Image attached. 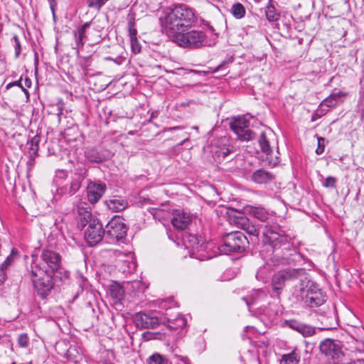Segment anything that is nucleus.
<instances>
[{
	"label": "nucleus",
	"instance_id": "8fccbe9b",
	"mask_svg": "<svg viewBox=\"0 0 364 364\" xmlns=\"http://www.w3.org/2000/svg\"><path fill=\"white\" fill-rule=\"evenodd\" d=\"M129 38L130 40L136 38V31L135 29L129 30Z\"/></svg>",
	"mask_w": 364,
	"mask_h": 364
},
{
	"label": "nucleus",
	"instance_id": "ea45409f",
	"mask_svg": "<svg viewBox=\"0 0 364 364\" xmlns=\"http://www.w3.org/2000/svg\"><path fill=\"white\" fill-rule=\"evenodd\" d=\"M103 0H88L87 6L91 8L100 9L103 6Z\"/></svg>",
	"mask_w": 364,
	"mask_h": 364
},
{
	"label": "nucleus",
	"instance_id": "7c9ffc66",
	"mask_svg": "<svg viewBox=\"0 0 364 364\" xmlns=\"http://www.w3.org/2000/svg\"><path fill=\"white\" fill-rule=\"evenodd\" d=\"M86 158L92 162H102L105 158L100 153H98L95 149H90L85 152Z\"/></svg>",
	"mask_w": 364,
	"mask_h": 364
},
{
	"label": "nucleus",
	"instance_id": "6e6552de",
	"mask_svg": "<svg viewBox=\"0 0 364 364\" xmlns=\"http://www.w3.org/2000/svg\"><path fill=\"white\" fill-rule=\"evenodd\" d=\"M321 353L333 363H338L342 356L341 343L338 340L326 338L319 346Z\"/></svg>",
	"mask_w": 364,
	"mask_h": 364
},
{
	"label": "nucleus",
	"instance_id": "cd10ccee",
	"mask_svg": "<svg viewBox=\"0 0 364 364\" xmlns=\"http://www.w3.org/2000/svg\"><path fill=\"white\" fill-rule=\"evenodd\" d=\"M230 14L236 19H241L246 14L245 6L240 2L234 3L230 10Z\"/></svg>",
	"mask_w": 364,
	"mask_h": 364
},
{
	"label": "nucleus",
	"instance_id": "c756f323",
	"mask_svg": "<svg viewBox=\"0 0 364 364\" xmlns=\"http://www.w3.org/2000/svg\"><path fill=\"white\" fill-rule=\"evenodd\" d=\"M342 95H343V94L341 92L333 93L322 102L321 105L328 107H333L337 104L338 98Z\"/></svg>",
	"mask_w": 364,
	"mask_h": 364
},
{
	"label": "nucleus",
	"instance_id": "412c9836",
	"mask_svg": "<svg viewBox=\"0 0 364 364\" xmlns=\"http://www.w3.org/2000/svg\"><path fill=\"white\" fill-rule=\"evenodd\" d=\"M108 208L114 212H119L124 210L128 206V202L122 197H113L107 200Z\"/></svg>",
	"mask_w": 364,
	"mask_h": 364
},
{
	"label": "nucleus",
	"instance_id": "a18cd8bd",
	"mask_svg": "<svg viewBox=\"0 0 364 364\" xmlns=\"http://www.w3.org/2000/svg\"><path fill=\"white\" fill-rule=\"evenodd\" d=\"M105 59L106 60H112L117 65H121L125 60V58L122 56H119L116 58H112V57H106Z\"/></svg>",
	"mask_w": 364,
	"mask_h": 364
},
{
	"label": "nucleus",
	"instance_id": "58836bf2",
	"mask_svg": "<svg viewBox=\"0 0 364 364\" xmlns=\"http://www.w3.org/2000/svg\"><path fill=\"white\" fill-rule=\"evenodd\" d=\"M128 257L129 259H131V261H129L128 259L124 261V263L127 265V269L124 268L122 267H121V269L124 272H132V271L135 270L136 267V262L133 261L132 257L129 256Z\"/></svg>",
	"mask_w": 364,
	"mask_h": 364
},
{
	"label": "nucleus",
	"instance_id": "680f3d73",
	"mask_svg": "<svg viewBox=\"0 0 364 364\" xmlns=\"http://www.w3.org/2000/svg\"><path fill=\"white\" fill-rule=\"evenodd\" d=\"M210 29L211 31H215V29L212 26H210Z\"/></svg>",
	"mask_w": 364,
	"mask_h": 364
},
{
	"label": "nucleus",
	"instance_id": "3c124183",
	"mask_svg": "<svg viewBox=\"0 0 364 364\" xmlns=\"http://www.w3.org/2000/svg\"><path fill=\"white\" fill-rule=\"evenodd\" d=\"M25 87L29 88L32 85V81L29 77H26L24 80Z\"/></svg>",
	"mask_w": 364,
	"mask_h": 364
},
{
	"label": "nucleus",
	"instance_id": "b1692460",
	"mask_svg": "<svg viewBox=\"0 0 364 364\" xmlns=\"http://www.w3.org/2000/svg\"><path fill=\"white\" fill-rule=\"evenodd\" d=\"M91 22H86L77 30L74 31V36L77 48H82L84 46V38H85L86 29L90 27Z\"/></svg>",
	"mask_w": 364,
	"mask_h": 364
},
{
	"label": "nucleus",
	"instance_id": "f8f14e48",
	"mask_svg": "<svg viewBox=\"0 0 364 364\" xmlns=\"http://www.w3.org/2000/svg\"><path fill=\"white\" fill-rule=\"evenodd\" d=\"M85 239L90 246H94L99 243L105 235V230L99 220L90 222L84 232Z\"/></svg>",
	"mask_w": 364,
	"mask_h": 364
},
{
	"label": "nucleus",
	"instance_id": "c85d7f7f",
	"mask_svg": "<svg viewBox=\"0 0 364 364\" xmlns=\"http://www.w3.org/2000/svg\"><path fill=\"white\" fill-rule=\"evenodd\" d=\"M95 220L92 218V214L90 211L85 210V213L82 214H78V222L77 226L78 228H84L87 225H89L91 221Z\"/></svg>",
	"mask_w": 364,
	"mask_h": 364
},
{
	"label": "nucleus",
	"instance_id": "f257e3e1",
	"mask_svg": "<svg viewBox=\"0 0 364 364\" xmlns=\"http://www.w3.org/2000/svg\"><path fill=\"white\" fill-rule=\"evenodd\" d=\"M264 247L272 251L270 257L274 265L297 264L304 259L294 248L291 239L277 224H267L262 229Z\"/></svg>",
	"mask_w": 364,
	"mask_h": 364
},
{
	"label": "nucleus",
	"instance_id": "c9c22d12",
	"mask_svg": "<svg viewBox=\"0 0 364 364\" xmlns=\"http://www.w3.org/2000/svg\"><path fill=\"white\" fill-rule=\"evenodd\" d=\"M15 50V58H18L21 52V43L18 36L14 35L11 39Z\"/></svg>",
	"mask_w": 364,
	"mask_h": 364
},
{
	"label": "nucleus",
	"instance_id": "bf43d9fd",
	"mask_svg": "<svg viewBox=\"0 0 364 364\" xmlns=\"http://www.w3.org/2000/svg\"><path fill=\"white\" fill-rule=\"evenodd\" d=\"M68 275H69L68 272H64V276H65V278H68Z\"/></svg>",
	"mask_w": 364,
	"mask_h": 364
},
{
	"label": "nucleus",
	"instance_id": "a211bd4d",
	"mask_svg": "<svg viewBox=\"0 0 364 364\" xmlns=\"http://www.w3.org/2000/svg\"><path fill=\"white\" fill-rule=\"evenodd\" d=\"M182 242L186 249L189 250L190 255L193 257L197 252L204 250L203 242H200L197 235L184 233Z\"/></svg>",
	"mask_w": 364,
	"mask_h": 364
},
{
	"label": "nucleus",
	"instance_id": "4be33fe9",
	"mask_svg": "<svg viewBox=\"0 0 364 364\" xmlns=\"http://www.w3.org/2000/svg\"><path fill=\"white\" fill-rule=\"evenodd\" d=\"M166 318L167 320V326L169 329H178L186 325V319L181 314H178L175 318H172L166 313Z\"/></svg>",
	"mask_w": 364,
	"mask_h": 364
},
{
	"label": "nucleus",
	"instance_id": "4468645a",
	"mask_svg": "<svg viewBox=\"0 0 364 364\" xmlns=\"http://www.w3.org/2000/svg\"><path fill=\"white\" fill-rule=\"evenodd\" d=\"M258 143L260 146L261 151L266 156V159L271 165H276L279 163V157L276 153L274 152L273 147L270 144L269 138L266 133L262 132L258 139Z\"/></svg>",
	"mask_w": 364,
	"mask_h": 364
},
{
	"label": "nucleus",
	"instance_id": "9d476101",
	"mask_svg": "<svg viewBox=\"0 0 364 364\" xmlns=\"http://www.w3.org/2000/svg\"><path fill=\"white\" fill-rule=\"evenodd\" d=\"M41 261L46 264L44 266L51 274L62 273L61 256L60 255L50 249H44L41 255Z\"/></svg>",
	"mask_w": 364,
	"mask_h": 364
},
{
	"label": "nucleus",
	"instance_id": "aec40b11",
	"mask_svg": "<svg viewBox=\"0 0 364 364\" xmlns=\"http://www.w3.org/2000/svg\"><path fill=\"white\" fill-rule=\"evenodd\" d=\"M287 323L291 329L299 332L304 337L311 336L315 333L314 328L296 320H289Z\"/></svg>",
	"mask_w": 364,
	"mask_h": 364
},
{
	"label": "nucleus",
	"instance_id": "7ed1b4c3",
	"mask_svg": "<svg viewBox=\"0 0 364 364\" xmlns=\"http://www.w3.org/2000/svg\"><path fill=\"white\" fill-rule=\"evenodd\" d=\"M31 276L38 294L42 297L46 296L53 287V274L41 262L33 260L31 265Z\"/></svg>",
	"mask_w": 364,
	"mask_h": 364
},
{
	"label": "nucleus",
	"instance_id": "4c0bfd02",
	"mask_svg": "<svg viewBox=\"0 0 364 364\" xmlns=\"http://www.w3.org/2000/svg\"><path fill=\"white\" fill-rule=\"evenodd\" d=\"M76 209L78 214H82L85 210L90 211V206L87 202L80 200L76 204Z\"/></svg>",
	"mask_w": 364,
	"mask_h": 364
},
{
	"label": "nucleus",
	"instance_id": "69168bd1",
	"mask_svg": "<svg viewBox=\"0 0 364 364\" xmlns=\"http://www.w3.org/2000/svg\"><path fill=\"white\" fill-rule=\"evenodd\" d=\"M12 364H16L15 363H13Z\"/></svg>",
	"mask_w": 364,
	"mask_h": 364
},
{
	"label": "nucleus",
	"instance_id": "5701e85b",
	"mask_svg": "<svg viewBox=\"0 0 364 364\" xmlns=\"http://www.w3.org/2000/svg\"><path fill=\"white\" fill-rule=\"evenodd\" d=\"M273 175L264 169H259L255 171L252 176V179L257 183H266L272 181Z\"/></svg>",
	"mask_w": 364,
	"mask_h": 364
},
{
	"label": "nucleus",
	"instance_id": "473e14b6",
	"mask_svg": "<svg viewBox=\"0 0 364 364\" xmlns=\"http://www.w3.org/2000/svg\"><path fill=\"white\" fill-rule=\"evenodd\" d=\"M40 141L41 138L38 135H36L31 138V139L28 141V144H30V150L28 153L38 155Z\"/></svg>",
	"mask_w": 364,
	"mask_h": 364
},
{
	"label": "nucleus",
	"instance_id": "4d7b16f0",
	"mask_svg": "<svg viewBox=\"0 0 364 364\" xmlns=\"http://www.w3.org/2000/svg\"><path fill=\"white\" fill-rule=\"evenodd\" d=\"M181 127H169L168 129V130H176V129H180Z\"/></svg>",
	"mask_w": 364,
	"mask_h": 364
},
{
	"label": "nucleus",
	"instance_id": "dca6fc26",
	"mask_svg": "<svg viewBox=\"0 0 364 364\" xmlns=\"http://www.w3.org/2000/svg\"><path fill=\"white\" fill-rule=\"evenodd\" d=\"M212 151L218 161L225 159L230 154L234 152V147L230 144L226 137L221 138L213 145Z\"/></svg>",
	"mask_w": 364,
	"mask_h": 364
},
{
	"label": "nucleus",
	"instance_id": "0e129e2a",
	"mask_svg": "<svg viewBox=\"0 0 364 364\" xmlns=\"http://www.w3.org/2000/svg\"><path fill=\"white\" fill-rule=\"evenodd\" d=\"M108 0H103V4H105L106 1H107Z\"/></svg>",
	"mask_w": 364,
	"mask_h": 364
},
{
	"label": "nucleus",
	"instance_id": "e2e57ef3",
	"mask_svg": "<svg viewBox=\"0 0 364 364\" xmlns=\"http://www.w3.org/2000/svg\"><path fill=\"white\" fill-rule=\"evenodd\" d=\"M186 140H188V138H186V139L183 141V142L181 143V144H183V143H184V141H186Z\"/></svg>",
	"mask_w": 364,
	"mask_h": 364
},
{
	"label": "nucleus",
	"instance_id": "09e8293b",
	"mask_svg": "<svg viewBox=\"0 0 364 364\" xmlns=\"http://www.w3.org/2000/svg\"><path fill=\"white\" fill-rule=\"evenodd\" d=\"M37 155H36V154H33L28 153L29 159H28V164L29 166H31V165H33L34 164L35 157Z\"/></svg>",
	"mask_w": 364,
	"mask_h": 364
},
{
	"label": "nucleus",
	"instance_id": "9b49d317",
	"mask_svg": "<svg viewBox=\"0 0 364 364\" xmlns=\"http://www.w3.org/2000/svg\"><path fill=\"white\" fill-rule=\"evenodd\" d=\"M230 127L241 141H249L254 138V133L249 129V122L243 117L235 118L230 122Z\"/></svg>",
	"mask_w": 364,
	"mask_h": 364
},
{
	"label": "nucleus",
	"instance_id": "f3484780",
	"mask_svg": "<svg viewBox=\"0 0 364 364\" xmlns=\"http://www.w3.org/2000/svg\"><path fill=\"white\" fill-rule=\"evenodd\" d=\"M193 220V215L183 210H175L173 212L171 223L178 230L186 229Z\"/></svg>",
	"mask_w": 364,
	"mask_h": 364
},
{
	"label": "nucleus",
	"instance_id": "79ce46f5",
	"mask_svg": "<svg viewBox=\"0 0 364 364\" xmlns=\"http://www.w3.org/2000/svg\"><path fill=\"white\" fill-rule=\"evenodd\" d=\"M336 180L334 177L328 176L323 183V186L326 188H333L336 186Z\"/></svg>",
	"mask_w": 364,
	"mask_h": 364
},
{
	"label": "nucleus",
	"instance_id": "de8ad7c7",
	"mask_svg": "<svg viewBox=\"0 0 364 364\" xmlns=\"http://www.w3.org/2000/svg\"><path fill=\"white\" fill-rule=\"evenodd\" d=\"M50 4V9L52 11L53 15L55 17V10L57 6V3L55 0H48Z\"/></svg>",
	"mask_w": 364,
	"mask_h": 364
},
{
	"label": "nucleus",
	"instance_id": "37998d69",
	"mask_svg": "<svg viewBox=\"0 0 364 364\" xmlns=\"http://www.w3.org/2000/svg\"><path fill=\"white\" fill-rule=\"evenodd\" d=\"M324 141L325 139L323 138H318V147L316 150V152L317 154H321L324 151Z\"/></svg>",
	"mask_w": 364,
	"mask_h": 364
},
{
	"label": "nucleus",
	"instance_id": "72a5a7b5",
	"mask_svg": "<svg viewBox=\"0 0 364 364\" xmlns=\"http://www.w3.org/2000/svg\"><path fill=\"white\" fill-rule=\"evenodd\" d=\"M242 225L250 235L257 236L259 235V230L255 226L250 225L247 219H242Z\"/></svg>",
	"mask_w": 364,
	"mask_h": 364
},
{
	"label": "nucleus",
	"instance_id": "ddd939ff",
	"mask_svg": "<svg viewBox=\"0 0 364 364\" xmlns=\"http://www.w3.org/2000/svg\"><path fill=\"white\" fill-rule=\"evenodd\" d=\"M85 172L86 170L84 169L80 172L74 173L68 183L58 188V193L60 195L68 194L69 196H73L81 187L82 181L85 178Z\"/></svg>",
	"mask_w": 364,
	"mask_h": 364
},
{
	"label": "nucleus",
	"instance_id": "6e6d98bb",
	"mask_svg": "<svg viewBox=\"0 0 364 364\" xmlns=\"http://www.w3.org/2000/svg\"><path fill=\"white\" fill-rule=\"evenodd\" d=\"M158 115V112H153L151 114V118L153 119Z\"/></svg>",
	"mask_w": 364,
	"mask_h": 364
},
{
	"label": "nucleus",
	"instance_id": "5fc2aeb1",
	"mask_svg": "<svg viewBox=\"0 0 364 364\" xmlns=\"http://www.w3.org/2000/svg\"><path fill=\"white\" fill-rule=\"evenodd\" d=\"M20 88L25 93L26 97L28 98V97H29V92L23 85H21V87H20Z\"/></svg>",
	"mask_w": 364,
	"mask_h": 364
},
{
	"label": "nucleus",
	"instance_id": "20e7f679",
	"mask_svg": "<svg viewBox=\"0 0 364 364\" xmlns=\"http://www.w3.org/2000/svg\"><path fill=\"white\" fill-rule=\"evenodd\" d=\"M174 41L181 47L187 48H200L211 46L212 43L207 39L205 33L202 30L181 31L174 36Z\"/></svg>",
	"mask_w": 364,
	"mask_h": 364
},
{
	"label": "nucleus",
	"instance_id": "6ab92c4d",
	"mask_svg": "<svg viewBox=\"0 0 364 364\" xmlns=\"http://www.w3.org/2000/svg\"><path fill=\"white\" fill-rule=\"evenodd\" d=\"M106 190V186L103 183L90 182L87 187V199L92 204L99 201Z\"/></svg>",
	"mask_w": 364,
	"mask_h": 364
},
{
	"label": "nucleus",
	"instance_id": "e433bc0d",
	"mask_svg": "<svg viewBox=\"0 0 364 364\" xmlns=\"http://www.w3.org/2000/svg\"><path fill=\"white\" fill-rule=\"evenodd\" d=\"M17 343L19 347L26 348L29 344V338L27 333H23L18 335Z\"/></svg>",
	"mask_w": 364,
	"mask_h": 364
},
{
	"label": "nucleus",
	"instance_id": "f03ea898",
	"mask_svg": "<svg viewBox=\"0 0 364 364\" xmlns=\"http://www.w3.org/2000/svg\"><path fill=\"white\" fill-rule=\"evenodd\" d=\"M196 21L195 14L191 8L186 4H177L164 10V15L160 17L163 29L168 34L173 36L184 31Z\"/></svg>",
	"mask_w": 364,
	"mask_h": 364
},
{
	"label": "nucleus",
	"instance_id": "052dcab7",
	"mask_svg": "<svg viewBox=\"0 0 364 364\" xmlns=\"http://www.w3.org/2000/svg\"><path fill=\"white\" fill-rule=\"evenodd\" d=\"M168 238L173 242L175 241L174 239L170 235H168Z\"/></svg>",
	"mask_w": 364,
	"mask_h": 364
},
{
	"label": "nucleus",
	"instance_id": "13d9d810",
	"mask_svg": "<svg viewBox=\"0 0 364 364\" xmlns=\"http://www.w3.org/2000/svg\"><path fill=\"white\" fill-rule=\"evenodd\" d=\"M121 291H122V289L120 288H119L117 290V293L116 294L115 296H117L118 294L119 295L121 294Z\"/></svg>",
	"mask_w": 364,
	"mask_h": 364
},
{
	"label": "nucleus",
	"instance_id": "1a4fd4ad",
	"mask_svg": "<svg viewBox=\"0 0 364 364\" xmlns=\"http://www.w3.org/2000/svg\"><path fill=\"white\" fill-rule=\"evenodd\" d=\"M127 226L119 217H114L106 225L105 234L111 242L119 241L127 235Z\"/></svg>",
	"mask_w": 364,
	"mask_h": 364
},
{
	"label": "nucleus",
	"instance_id": "49530a36",
	"mask_svg": "<svg viewBox=\"0 0 364 364\" xmlns=\"http://www.w3.org/2000/svg\"><path fill=\"white\" fill-rule=\"evenodd\" d=\"M21 78H20V80H16V81H14V82H11L9 83V84L6 85V90H9V89H10L11 87H14V86H18V87H21V85H22V84H21Z\"/></svg>",
	"mask_w": 364,
	"mask_h": 364
},
{
	"label": "nucleus",
	"instance_id": "c03bdc74",
	"mask_svg": "<svg viewBox=\"0 0 364 364\" xmlns=\"http://www.w3.org/2000/svg\"><path fill=\"white\" fill-rule=\"evenodd\" d=\"M6 265V261L4 262V264L0 265V285L3 284L6 279V273L4 271V268Z\"/></svg>",
	"mask_w": 364,
	"mask_h": 364
},
{
	"label": "nucleus",
	"instance_id": "603ef678",
	"mask_svg": "<svg viewBox=\"0 0 364 364\" xmlns=\"http://www.w3.org/2000/svg\"><path fill=\"white\" fill-rule=\"evenodd\" d=\"M178 364H191V363L187 358H183Z\"/></svg>",
	"mask_w": 364,
	"mask_h": 364
},
{
	"label": "nucleus",
	"instance_id": "2eb2a0df",
	"mask_svg": "<svg viewBox=\"0 0 364 364\" xmlns=\"http://www.w3.org/2000/svg\"><path fill=\"white\" fill-rule=\"evenodd\" d=\"M134 323L139 328H154L160 321L153 313L139 312L134 317Z\"/></svg>",
	"mask_w": 364,
	"mask_h": 364
},
{
	"label": "nucleus",
	"instance_id": "f704fd0d",
	"mask_svg": "<svg viewBox=\"0 0 364 364\" xmlns=\"http://www.w3.org/2000/svg\"><path fill=\"white\" fill-rule=\"evenodd\" d=\"M149 364H168V360L159 353H155L149 357Z\"/></svg>",
	"mask_w": 364,
	"mask_h": 364
},
{
	"label": "nucleus",
	"instance_id": "393cba45",
	"mask_svg": "<svg viewBox=\"0 0 364 364\" xmlns=\"http://www.w3.org/2000/svg\"><path fill=\"white\" fill-rule=\"evenodd\" d=\"M249 212L253 217L263 222L267 221L269 216V213L262 207L250 206Z\"/></svg>",
	"mask_w": 364,
	"mask_h": 364
},
{
	"label": "nucleus",
	"instance_id": "2f4dec72",
	"mask_svg": "<svg viewBox=\"0 0 364 364\" xmlns=\"http://www.w3.org/2000/svg\"><path fill=\"white\" fill-rule=\"evenodd\" d=\"M265 14L267 18L269 21H276L278 20L279 15L277 13L275 7L269 4L265 9Z\"/></svg>",
	"mask_w": 364,
	"mask_h": 364
},
{
	"label": "nucleus",
	"instance_id": "864d4df0",
	"mask_svg": "<svg viewBox=\"0 0 364 364\" xmlns=\"http://www.w3.org/2000/svg\"><path fill=\"white\" fill-rule=\"evenodd\" d=\"M350 364H364V360L358 359V360L351 362Z\"/></svg>",
	"mask_w": 364,
	"mask_h": 364
},
{
	"label": "nucleus",
	"instance_id": "423d86ee",
	"mask_svg": "<svg viewBox=\"0 0 364 364\" xmlns=\"http://www.w3.org/2000/svg\"><path fill=\"white\" fill-rule=\"evenodd\" d=\"M249 242L241 232H232L223 237V245L219 248L225 254L230 252H242L245 250Z\"/></svg>",
	"mask_w": 364,
	"mask_h": 364
},
{
	"label": "nucleus",
	"instance_id": "a19ab883",
	"mask_svg": "<svg viewBox=\"0 0 364 364\" xmlns=\"http://www.w3.org/2000/svg\"><path fill=\"white\" fill-rule=\"evenodd\" d=\"M130 43L132 51L134 53H139L141 50V46L137 38L130 40Z\"/></svg>",
	"mask_w": 364,
	"mask_h": 364
},
{
	"label": "nucleus",
	"instance_id": "0eeeda50",
	"mask_svg": "<svg viewBox=\"0 0 364 364\" xmlns=\"http://www.w3.org/2000/svg\"><path fill=\"white\" fill-rule=\"evenodd\" d=\"M302 291L304 294V303L310 308L318 307L326 301V294L314 282H309L306 289H303Z\"/></svg>",
	"mask_w": 364,
	"mask_h": 364
},
{
	"label": "nucleus",
	"instance_id": "a878e982",
	"mask_svg": "<svg viewBox=\"0 0 364 364\" xmlns=\"http://www.w3.org/2000/svg\"><path fill=\"white\" fill-rule=\"evenodd\" d=\"M265 293L262 289L254 290L248 297H243L242 299L246 302L248 306L254 304L266 297Z\"/></svg>",
	"mask_w": 364,
	"mask_h": 364
},
{
	"label": "nucleus",
	"instance_id": "39448f33",
	"mask_svg": "<svg viewBox=\"0 0 364 364\" xmlns=\"http://www.w3.org/2000/svg\"><path fill=\"white\" fill-rule=\"evenodd\" d=\"M304 273V268H287L274 273L271 280L274 296H279L282 294L287 282L297 279Z\"/></svg>",
	"mask_w": 364,
	"mask_h": 364
},
{
	"label": "nucleus",
	"instance_id": "bb28decb",
	"mask_svg": "<svg viewBox=\"0 0 364 364\" xmlns=\"http://www.w3.org/2000/svg\"><path fill=\"white\" fill-rule=\"evenodd\" d=\"M300 360V355L296 349L289 353L282 355L280 364H298Z\"/></svg>",
	"mask_w": 364,
	"mask_h": 364
}]
</instances>
